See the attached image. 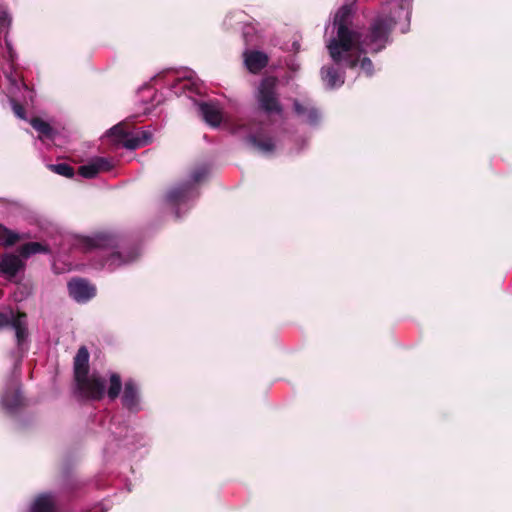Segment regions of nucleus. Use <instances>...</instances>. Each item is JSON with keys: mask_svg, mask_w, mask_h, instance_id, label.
Wrapping results in <instances>:
<instances>
[{"mask_svg": "<svg viewBox=\"0 0 512 512\" xmlns=\"http://www.w3.org/2000/svg\"><path fill=\"white\" fill-rule=\"evenodd\" d=\"M75 240L74 245L85 252L99 250L101 256L105 257L102 267L111 270L133 261L138 256L135 251L129 252L125 256L122 252L116 251L115 249L118 247L117 239L109 233H98L91 237L81 236Z\"/></svg>", "mask_w": 512, "mask_h": 512, "instance_id": "nucleus-1", "label": "nucleus"}, {"mask_svg": "<svg viewBox=\"0 0 512 512\" xmlns=\"http://www.w3.org/2000/svg\"><path fill=\"white\" fill-rule=\"evenodd\" d=\"M396 21L389 15L375 17L366 34L356 32L354 47L360 52L377 54L384 50L390 42V36L395 29Z\"/></svg>", "mask_w": 512, "mask_h": 512, "instance_id": "nucleus-2", "label": "nucleus"}, {"mask_svg": "<svg viewBox=\"0 0 512 512\" xmlns=\"http://www.w3.org/2000/svg\"><path fill=\"white\" fill-rule=\"evenodd\" d=\"M352 10L349 6H342L335 15L334 24L337 26L336 37L327 44L329 55L333 62L340 65L343 53H348L354 47L356 32L348 27Z\"/></svg>", "mask_w": 512, "mask_h": 512, "instance_id": "nucleus-3", "label": "nucleus"}, {"mask_svg": "<svg viewBox=\"0 0 512 512\" xmlns=\"http://www.w3.org/2000/svg\"><path fill=\"white\" fill-rule=\"evenodd\" d=\"M89 353L86 347L79 348L74 358V374L77 387L83 396L89 399H101L105 393L106 380L93 373L88 376Z\"/></svg>", "mask_w": 512, "mask_h": 512, "instance_id": "nucleus-4", "label": "nucleus"}, {"mask_svg": "<svg viewBox=\"0 0 512 512\" xmlns=\"http://www.w3.org/2000/svg\"><path fill=\"white\" fill-rule=\"evenodd\" d=\"M278 84V77L267 72L262 74L261 81L258 84V111L263 112L271 120L282 118L284 113L278 92Z\"/></svg>", "mask_w": 512, "mask_h": 512, "instance_id": "nucleus-5", "label": "nucleus"}, {"mask_svg": "<svg viewBox=\"0 0 512 512\" xmlns=\"http://www.w3.org/2000/svg\"><path fill=\"white\" fill-rule=\"evenodd\" d=\"M10 326L15 331L17 344V362L21 360L28 349L27 316L22 312L11 309L0 312V328Z\"/></svg>", "mask_w": 512, "mask_h": 512, "instance_id": "nucleus-6", "label": "nucleus"}, {"mask_svg": "<svg viewBox=\"0 0 512 512\" xmlns=\"http://www.w3.org/2000/svg\"><path fill=\"white\" fill-rule=\"evenodd\" d=\"M108 137L123 147L134 150L149 144L152 133L149 130H130L127 123H119L108 132Z\"/></svg>", "mask_w": 512, "mask_h": 512, "instance_id": "nucleus-7", "label": "nucleus"}, {"mask_svg": "<svg viewBox=\"0 0 512 512\" xmlns=\"http://www.w3.org/2000/svg\"><path fill=\"white\" fill-rule=\"evenodd\" d=\"M208 174V169L205 166L196 168L190 180L178 187L171 189L167 194V201L172 205H180L186 203L196 195L195 184L202 181Z\"/></svg>", "mask_w": 512, "mask_h": 512, "instance_id": "nucleus-8", "label": "nucleus"}, {"mask_svg": "<svg viewBox=\"0 0 512 512\" xmlns=\"http://www.w3.org/2000/svg\"><path fill=\"white\" fill-rule=\"evenodd\" d=\"M369 52H360L356 48H352L348 53H343V60L341 63L354 69L360 67V70L365 74L366 77H372L374 75V64L372 60L367 56Z\"/></svg>", "mask_w": 512, "mask_h": 512, "instance_id": "nucleus-9", "label": "nucleus"}, {"mask_svg": "<svg viewBox=\"0 0 512 512\" xmlns=\"http://www.w3.org/2000/svg\"><path fill=\"white\" fill-rule=\"evenodd\" d=\"M19 375L13 374L5 385V389L1 395L0 401L8 411H13L22 403V397L19 392Z\"/></svg>", "mask_w": 512, "mask_h": 512, "instance_id": "nucleus-10", "label": "nucleus"}, {"mask_svg": "<svg viewBox=\"0 0 512 512\" xmlns=\"http://www.w3.org/2000/svg\"><path fill=\"white\" fill-rule=\"evenodd\" d=\"M245 50L243 52L244 64L252 74L256 73L255 28L252 25L245 27L243 32Z\"/></svg>", "mask_w": 512, "mask_h": 512, "instance_id": "nucleus-11", "label": "nucleus"}, {"mask_svg": "<svg viewBox=\"0 0 512 512\" xmlns=\"http://www.w3.org/2000/svg\"><path fill=\"white\" fill-rule=\"evenodd\" d=\"M231 132L240 138H243L247 145L251 147L256 146V133L254 123L243 118H238L229 123Z\"/></svg>", "mask_w": 512, "mask_h": 512, "instance_id": "nucleus-12", "label": "nucleus"}, {"mask_svg": "<svg viewBox=\"0 0 512 512\" xmlns=\"http://www.w3.org/2000/svg\"><path fill=\"white\" fill-rule=\"evenodd\" d=\"M68 290L69 295L77 302H86L96 294L95 287L83 279L71 280L68 283Z\"/></svg>", "mask_w": 512, "mask_h": 512, "instance_id": "nucleus-13", "label": "nucleus"}, {"mask_svg": "<svg viewBox=\"0 0 512 512\" xmlns=\"http://www.w3.org/2000/svg\"><path fill=\"white\" fill-rule=\"evenodd\" d=\"M197 106L203 120L211 127H218L224 121L223 112L218 103L201 102Z\"/></svg>", "mask_w": 512, "mask_h": 512, "instance_id": "nucleus-14", "label": "nucleus"}, {"mask_svg": "<svg viewBox=\"0 0 512 512\" xmlns=\"http://www.w3.org/2000/svg\"><path fill=\"white\" fill-rule=\"evenodd\" d=\"M113 168V163L104 157H97L92 159L85 165L79 167V174L85 178H93L100 172L110 171Z\"/></svg>", "mask_w": 512, "mask_h": 512, "instance_id": "nucleus-15", "label": "nucleus"}, {"mask_svg": "<svg viewBox=\"0 0 512 512\" xmlns=\"http://www.w3.org/2000/svg\"><path fill=\"white\" fill-rule=\"evenodd\" d=\"M321 78L329 89H334L344 84L345 72L334 66H324L321 69Z\"/></svg>", "mask_w": 512, "mask_h": 512, "instance_id": "nucleus-16", "label": "nucleus"}, {"mask_svg": "<svg viewBox=\"0 0 512 512\" xmlns=\"http://www.w3.org/2000/svg\"><path fill=\"white\" fill-rule=\"evenodd\" d=\"M23 263L19 256L14 254L4 255L0 260V273L8 278L14 277L22 268Z\"/></svg>", "mask_w": 512, "mask_h": 512, "instance_id": "nucleus-17", "label": "nucleus"}, {"mask_svg": "<svg viewBox=\"0 0 512 512\" xmlns=\"http://www.w3.org/2000/svg\"><path fill=\"white\" fill-rule=\"evenodd\" d=\"M122 402L123 405L131 411H136L139 409L138 390L135 383L131 380L125 383Z\"/></svg>", "mask_w": 512, "mask_h": 512, "instance_id": "nucleus-18", "label": "nucleus"}, {"mask_svg": "<svg viewBox=\"0 0 512 512\" xmlns=\"http://www.w3.org/2000/svg\"><path fill=\"white\" fill-rule=\"evenodd\" d=\"M30 512H57L54 496L48 493L40 494L32 503Z\"/></svg>", "mask_w": 512, "mask_h": 512, "instance_id": "nucleus-19", "label": "nucleus"}, {"mask_svg": "<svg viewBox=\"0 0 512 512\" xmlns=\"http://www.w3.org/2000/svg\"><path fill=\"white\" fill-rule=\"evenodd\" d=\"M294 111L299 116H305L310 124H315L318 121L319 115L315 108H309L301 104L298 100L293 103Z\"/></svg>", "mask_w": 512, "mask_h": 512, "instance_id": "nucleus-20", "label": "nucleus"}, {"mask_svg": "<svg viewBox=\"0 0 512 512\" xmlns=\"http://www.w3.org/2000/svg\"><path fill=\"white\" fill-rule=\"evenodd\" d=\"M49 249L38 242H30L22 245L19 249L20 255L23 258H28L29 256L36 254V253H42V252H48Z\"/></svg>", "mask_w": 512, "mask_h": 512, "instance_id": "nucleus-21", "label": "nucleus"}, {"mask_svg": "<svg viewBox=\"0 0 512 512\" xmlns=\"http://www.w3.org/2000/svg\"><path fill=\"white\" fill-rule=\"evenodd\" d=\"M276 150V143L272 137L260 136L258 134V151L266 156H271Z\"/></svg>", "mask_w": 512, "mask_h": 512, "instance_id": "nucleus-22", "label": "nucleus"}, {"mask_svg": "<svg viewBox=\"0 0 512 512\" xmlns=\"http://www.w3.org/2000/svg\"><path fill=\"white\" fill-rule=\"evenodd\" d=\"M31 125L33 126V128L35 130H37L39 132L41 137L48 138V139L53 138V129L45 121H43L39 118H34L31 120Z\"/></svg>", "mask_w": 512, "mask_h": 512, "instance_id": "nucleus-23", "label": "nucleus"}, {"mask_svg": "<svg viewBox=\"0 0 512 512\" xmlns=\"http://www.w3.org/2000/svg\"><path fill=\"white\" fill-rule=\"evenodd\" d=\"M121 390V380L120 377L113 373L110 376V385L108 388V397L112 400L116 399Z\"/></svg>", "mask_w": 512, "mask_h": 512, "instance_id": "nucleus-24", "label": "nucleus"}, {"mask_svg": "<svg viewBox=\"0 0 512 512\" xmlns=\"http://www.w3.org/2000/svg\"><path fill=\"white\" fill-rule=\"evenodd\" d=\"M6 45H7V50H8V56H9V61H10V71L8 72L7 70L4 71L7 79L9 80V82L13 85V86H18V78H17V75H14L13 74V62H14V57H15V53L12 49V47L10 46V43L6 40Z\"/></svg>", "mask_w": 512, "mask_h": 512, "instance_id": "nucleus-25", "label": "nucleus"}, {"mask_svg": "<svg viewBox=\"0 0 512 512\" xmlns=\"http://www.w3.org/2000/svg\"><path fill=\"white\" fill-rule=\"evenodd\" d=\"M19 236L0 225V243L3 245H13L17 242Z\"/></svg>", "mask_w": 512, "mask_h": 512, "instance_id": "nucleus-26", "label": "nucleus"}, {"mask_svg": "<svg viewBox=\"0 0 512 512\" xmlns=\"http://www.w3.org/2000/svg\"><path fill=\"white\" fill-rule=\"evenodd\" d=\"M50 169L59 174V175H62V176H65V177H72L74 175V170L73 168L66 164V163H60V164H55V165H50Z\"/></svg>", "mask_w": 512, "mask_h": 512, "instance_id": "nucleus-27", "label": "nucleus"}, {"mask_svg": "<svg viewBox=\"0 0 512 512\" xmlns=\"http://www.w3.org/2000/svg\"><path fill=\"white\" fill-rule=\"evenodd\" d=\"M269 64V57L266 53L258 51V73Z\"/></svg>", "mask_w": 512, "mask_h": 512, "instance_id": "nucleus-28", "label": "nucleus"}, {"mask_svg": "<svg viewBox=\"0 0 512 512\" xmlns=\"http://www.w3.org/2000/svg\"><path fill=\"white\" fill-rule=\"evenodd\" d=\"M11 105L14 114L20 119H25L24 108L20 104H18L14 99H11Z\"/></svg>", "mask_w": 512, "mask_h": 512, "instance_id": "nucleus-29", "label": "nucleus"}, {"mask_svg": "<svg viewBox=\"0 0 512 512\" xmlns=\"http://www.w3.org/2000/svg\"><path fill=\"white\" fill-rule=\"evenodd\" d=\"M278 67H280V64H274V63H273L272 65H270V67H269V68H270L271 70H275V69H277Z\"/></svg>", "mask_w": 512, "mask_h": 512, "instance_id": "nucleus-30", "label": "nucleus"}]
</instances>
